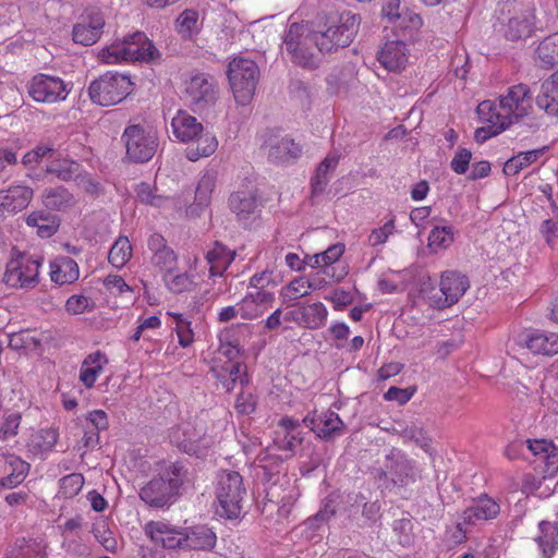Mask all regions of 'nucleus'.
I'll use <instances>...</instances> for the list:
<instances>
[{
    "mask_svg": "<svg viewBox=\"0 0 558 558\" xmlns=\"http://www.w3.org/2000/svg\"><path fill=\"white\" fill-rule=\"evenodd\" d=\"M532 106L530 87L525 84H518L509 87L505 95H501L498 102L484 100L476 108L480 120L501 121L508 129L529 116Z\"/></svg>",
    "mask_w": 558,
    "mask_h": 558,
    "instance_id": "obj_1",
    "label": "nucleus"
},
{
    "mask_svg": "<svg viewBox=\"0 0 558 558\" xmlns=\"http://www.w3.org/2000/svg\"><path fill=\"white\" fill-rule=\"evenodd\" d=\"M359 14L351 11L328 13L316 29L319 35V52H330L348 47L355 38L360 28Z\"/></svg>",
    "mask_w": 558,
    "mask_h": 558,
    "instance_id": "obj_2",
    "label": "nucleus"
},
{
    "mask_svg": "<svg viewBox=\"0 0 558 558\" xmlns=\"http://www.w3.org/2000/svg\"><path fill=\"white\" fill-rule=\"evenodd\" d=\"M319 35L308 23H292L283 39L284 49L291 62L306 69L319 64Z\"/></svg>",
    "mask_w": 558,
    "mask_h": 558,
    "instance_id": "obj_3",
    "label": "nucleus"
},
{
    "mask_svg": "<svg viewBox=\"0 0 558 558\" xmlns=\"http://www.w3.org/2000/svg\"><path fill=\"white\" fill-rule=\"evenodd\" d=\"M180 463H171L162 474L153 477L140 490V498L149 507L163 508L172 505L185 477Z\"/></svg>",
    "mask_w": 558,
    "mask_h": 558,
    "instance_id": "obj_4",
    "label": "nucleus"
},
{
    "mask_svg": "<svg viewBox=\"0 0 558 558\" xmlns=\"http://www.w3.org/2000/svg\"><path fill=\"white\" fill-rule=\"evenodd\" d=\"M158 50L147 36L136 32L122 41H116L99 52V59L107 64L153 60Z\"/></svg>",
    "mask_w": 558,
    "mask_h": 558,
    "instance_id": "obj_5",
    "label": "nucleus"
},
{
    "mask_svg": "<svg viewBox=\"0 0 558 558\" xmlns=\"http://www.w3.org/2000/svg\"><path fill=\"white\" fill-rule=\"evenodd\" d=\"M246 488L243 477L235 471H222L217 477V513L226 519H236L243 509Z\"/></svg>",
    "mask_w": 558,
    "mask_h": 558,
    "instance_id": "obj_6",
    "label": "nucleus"
},
{
    "mask_svg": "<svg viewBox=\"0 0 558 558\" xmlns=\"http://www.w3.org/2000/svg\"><path fill=\"white\" fill-rule=\"evenodd\" d=\"M229 82L239 105H247L256 89L259 77L257 64L248 59H233L228 68Z\"/></svg>",
    "mask_w": 558,
    "mask_h": 558,
    "instance_id": "obj_7",
    "label": "nucleus"
},
{
    "mask_svg": "<svg viewBox=\"0 0 558 558\" xmlns=\"http://www.w3.org/2000/svg\"><path fill=\"white\" fill-rule=\"evenodd\" d=\"M132 83L126 75L107 72L90 83L88 93L93 102L113 106L131 93Z\"/></svg>",
    "mask_w": 558,
    "mask_h": 558,
    "instance_id": "obj_8",
    "label": "nucleus"
},
{
    "mask_svg": "<svg viewBox=\"0 0 558 558\" xmlns=\"http://www.w3.org/2000/svg\"><path fill=\"white\" fill-rule=\"evenodd\" d=\"M170 441L181 451L187 454L202 456L214 441L206 435L203 421H186L170 432Z\"/></svg>",
    "mask_w": 558,
    "mask_h": 558,
    "instance_id": "obj_9",
    "label": "nucleus"
},
{
    "mask_svg": "<svg viewBox=\"0 0 558 558\" xmlns=\"http://www.w3.org/2000/svg\"><path fill=\"white\" fill-rule=\"evenodd\" d=\"M41 264V257L19 254L8 262L3 282L13 289H33L39 282Z\"/></svg>",
    "mask_w": 558,
    "mask_h": 558,
    "instance_id": "obj_10",
    "label": "nucleus"
},
{
    "mask_svg": "<svg viewBox=\"0 0 558 558\" xmlns=\"http://www.w3.org/2000/svg\"><path fill=\"white\" fill-rule=\"evenodd\" d=\"M380 474L398 487L408 486L420 476L415 461L396 448L386 454Z\"/></svg>",
    "mask_w": 558,
    "mask_h": 558,
    "instance_id": "obj_11",
    "label": "nucleus"
},
{
    "mask_svg": "<svg viewBox=\"0 0 558 558\" xmlns=\"http://www.w3.org/2000/svg\"><path fill=\"white\" fill-rule=\"evenodd\" d=\"M29 97L36 102L56 104L66 99L71 87L61 77L38 73L26 84Z\"/></svg>",
    "mask_w": 558,
    "mask_h": 558,
    "instance_id": "obj_12",
    "label": "nucleus"
},
{
    "mask_svg": "<svg viewBox=\"0 0 558 558\" xmlns=\"http://www.w3.org/2000/svg\"><path fill=\"white\" fill-rule=\"evenodd\" d=\"M470 282L465 275L448 270L442 272L439 282V292L433 288L427 295L430 304L436 308H446L456 304L469 289Z\"/></svg>",
    "mask_w": 558,
    "mask_h": 558,
    "instance_id": "obj_13",
    "label": "nucleus"
},
{
    "mask_svg": "<svg viewBox=\"0 0 558 558\" xmlns=\"http://www.w3.org/2000/svg\"><path fill=\"white\" fill-rule=\"evenodd\" d=\"M128 157L134 162H146L157 149V136L141 125H130L123 133Z\"/></svg>",
    "mask_w": 558,
    "mask_h": 558,
    "instance_id": "obj_14",
    "label": "nucleus"
},
{
    "mask_svg": "<svg viewBox=\"0 0 558 558\" xmlns=\"http://www.w3.org/2000/svg\"><path fill=\"white\" fill-rule=\"evenodd\" d=\"M185 94L195 110L205 111L217 102L219 87L213 76L198 73L186 82Z\"/></svg>",
    "mask_w": 558,
    "mask_h": 558,
    "instance_id": "obj_15",
    "label": "nucleus"
},
{
    "mask_svg": "<svg viewBox=\"0 0 558 558\" xmlns=\"http://www.w3.org/2000/svg\"><path fill=\"white\" fill-rule=\"evenodd\" d=\"M499 512V504L492 497L482 495L474 499L472 505L461 513L457 522V529L465 534L469 525H477L485 521L493 520L497 518Z\"/></svg>",
    "mask_w": 558,
    "mask_h": 558,
    "instance_id": "obj_16",
    "label": "nucleus"
},
{
    "mask_svg": "<svg viewBox=\"0 0 558 558\" xmlns=\"http://www.w3.org/2000/svg\"><path fill=\"white\" fill-rule=\"evenodd\" d=\"M105 26V16L97 7L85 10L82 21L74 25L72 36L76 44L92 46L100 38Z\"/></svg>",
    "mask_w": 558,
    "mask_h": 558,
    "instance_id": "obj_17",
    "label": "nucleus"
},
{
    "mask_svg": "<svg viewBox=\"0 0 558 558\" xmlns=\"http://www.w3.org/2000/svg\"><path fill=\"white\" fill-rule=\"evenodd\" d=\"M303 424L316 436L324 440H331L342 435L345 425L340 416L332 411H313L303 418Z\"/></svg>",
    "mask_w": 558,
    "mask_h": 558,
    "instance_id": "obj_18",
    "label": "nucleus"
},
{
    "mask_svg": "<svg viewBox=\"0 0 558 558\" xmlns=\"http://www.w3.org/2000/svg\"><path fill=\"white\" fill-rule=\"evenodd\" d=\"M268 158L276 163L289 162L302 155V146L290 137L280 133H271L264 143Z\"/></svg>",
    "mask_w": 558,
    "mask_h": 558,
    "instance_id": "obj_19",
    "label": "nucleus"
},
{
    "mask_svg": "<svg viewBox=\"0 0 558 558\" xmlns=\"http://www.w3.org/2000/svg\"><path fill=\"white\" fill-rule=\"evenodd\" d=\"M518 344L533 354L551 356L558 354V333L547 331H529L518 337Z\"/></svg>",
    "mask_w": 558,
    "mask_h": 558,
    "instance_id": "obj_20",
    "label": "nucleus"
},
{
    "mask_svg": "<svg viewBox=\"0 0 558 558\" xmlns=\"http://www.w3.org/2000/svg\"><path fill=\"white\" fill-rule=\"evenodd\" d=\"M145 534L165 548H182L184 532L166 521H149L144 526Z\"/></svg>",
    "mask_w": 558,
    "mask_h": 558,
    "instance_id": "obj_21",
    "label": "nucleus"
},
{
    "mask_svg": "<svg viewBox=\"0 0 558 558\" xmlns=\"http://www.w3.org/2000/svg\"><path fill=\"white\" fill-rule=\"evenodd\" d=\"M303 432L299 421L286 416L278 422L274 438V444L278 449L293 454L295 449L303 442Z\"/></svg>",
    "mask_w": 558,
    "mask_h": 558,
    "instance_id": "obj_22",
    "label": "nucleus"
},
{
    "mask_svg": "<svg viewBox=\"0 0 558 558\" xmlns=\"http://www.w3.org/2000/svg\"><path fill=\"white\" fill-rule=\"evenodd\" d=\"M408 59L409 49L405 43L399 39L385 43L377 52L378 62L390 72H400L405 69Z\"/></svg>",
    "mask_w": 558,
    "mask_h": 558,
    "instance_id": "obj_23",
    "label": "nucleus"
},
{
    "mask_svg": "<svg viewBox=\"0 0 558 558\" xmlns=\"http://www.w3.org/2000/svg\"><path fill=\"white\" fill-rule=\"evenodd\" d=\"M33 198V190L24 185L0 191V220L4 213L15 214L25 209Z\"/></svg>",
    "mask_w": 558,
    "mask_h": 558,
    "instance_id": "obj_24",
    "label": "nucleus"
},
{
    "mask_svg": "<svg viewBox=\"0 0 558 558\" xmlns=\"http://www.w3.org/2000/svg\"><path fill=\"white\" fill-rule=\"evenodd\" d=\"M275 301V294L267 290H257L247 293L238 306H240V315L243 319H255L264 314Z\"/></svg>",
    "mask_w": 558,
    "mask_h": 558,
    "instance_id": "obj_25",
    "label": "nucleus"
},
{
    "mask_svg": "<svg viewBox=\"0 0 558 558\" xmlns=\"http://www.w3.org/2000/svg\"><path fill=\"white\" fill-rule=\"evenodd\" d=\"M229 206L240 221H246L256 215L260 204L255 190H241L230 195Z\"/></svg>",
    "mask_w": 558,
    "mask_h": 558,
    "instance_id": "obj_26",
    "label": "nucleus"
},
{
    "mask_svg": "<svg viewBox=\"0 0 558 558\" xmlns=\"http://www.w3.org/2000/svg\"><path fill=\"white\" fill-rule=\"evenodd\" d=\"M171 128L175 138L183 143L194 141L204 131L203 124L183 110H179L172 118Z\"/></svg>",
    "mask_w": 558,
    "mask_h": 558,
    "instance_id": "obj_27",
    "label": "nucleus"
},
{
    "mask_svg": "<svg viewBox=\"0 0 558 558\" xmlns=\"http://www.w3.org/2000/svg\"><path fill=\"white\" fill-rule=\"evenodd\" d=\"M50 279L58 286L75 282L80 277L77 263L69 256H60L50 263Z\"/></svg>",
    "mask_w": 558,
    "mask_h": 558,
    "instance_id": "obj_28",
    "label": "nucleus"
},
{
    "mask_svg": "<svg viewBox=\"0 0 558 558\" xmlns=\"http://www.w3.org/2000/svg\"><path fill=\"white\" fill-rule=\"evenodd\" d=\"M340 160L338 151H330L317 166L315 175L312 178V196L323 194L330 181L331 173L336 170Z\"/></svg>",
    "mask_w": 558,
    "mask_h": 558,
    "instance_id": "obj_29",
    "label": "nucleus"
},
{
    "mask_svg": "<svg viewBox=\"0 0 558 558\" xmlns=\"http://www.w3.org/2000/svg\"><path fill=\"white\" fill-rule=\"evenodd\" d=\"M109 360L101 351H96L85 357L80 371V380L86 388H92L98 376L104 372Z\"/></svg>",
    "mask_w": 558,
    "mask_h": 558,
    "instance_id": "obj_30",
    "label": "nucleus"
},
{
    "mask_svg": "<svg viewBox=\"0 0 558 558\" xmlns=\"http://www.w3.org/2000/svg\"><path fill=\"white\" fill-rule=\"evenodd\" d=\"M536 105L548 114L558 116V70L542 84Z\"/></svg>",
    "mask_w": 558,
    "mask_h": 558,
    "instance_id": "obj_31",
    "label": "nucleus"
},
{
    "mask_svg": "<svg viewBox=\"0 0 558 558\" xmlns=\"http://www.w3.org/2000/svg\"><path fill=\"white\" fill-rule=\"evenodd\" d=\"M31 469L29 463L22 460L15 454H7L4 457V472L8 475L0 480V484L4 487L12 488L21 484Z\"/></svg>",
    "mask_w": 558,
    "mask_h": 558,
    "instance_id": "obj_32",
    "label": "nucleus"
},
{
    "mask_svg": "<svg viewBox=\"0 0 558 558\" xmlns=\"http://www.w3.org/2000/svg\"><path fill=\"white\" fill-rule=\"evenodd\" d=\"M182 548L192 550H210L216 545V534L207 526H195L184 532Z\"/></svg>",
    "mask_w": 558,
    "mask_h": 558,
    "instance_id": "obj_33",
    "label": "nucleus"
},
{
    "mask_svg": "<svg viewBox=\"0 0 558 558\" xmlns=\"http://www.w3.org/2000/svg\"><path fill=\"white\" fill-rule=\"evenodd\" d=\"M535 538L544 558H551L558 550V522L542 521Z\"/></svg>",
    "mask_w": 558,
    "mask_h": 558,
    "instance_id": "obj_34",
    "label": "nucleus"
},
{
    "mask_svg": "<svg viewBox=\"0 0 558 558\" xmlns=\"http://www.w3.org/2000/svg\"><path fill=\"white\" fill-rule=\"evenodd\" d=\"M235 253L228 250L225 245L216 243L206 254V260L209 264V274L211 277L222 276L229 265L234 259Z\"/></svg>",
    "mask_w": 558,
    "mask_h": 558,
    "instance_id": "obj_35",
    "label": "nucleus"
},
{
    "mask_svg": "<svg viewBox=\"0 0 558 558\" xmlns=\"http://www.w3.org/2000/svg\"><path fill=\"white\" fill-rule=\"evenodd\" d=\"M58 440V433L53 428H43L33 433L27 441V448L34 456L52 450Z\"/></svg>",
    "mask_w": 558,
    "mask_h": 558,
    "instance_id": "obj_36",
    "label": "nucleus"
},
{
    "mask_svg": "<svg viewBox=\"0 0 558 558\" xmlns=\"http://www.w3.org/2000/svg\"><path fill=\"white\" fill-rule=\"evenodd\" d=\"M27 226L37 229L40 238H50L59 228V220L56 216L45 211H33L26 218Z\"/></svg>",
    "mask_w": 558,
    "mask_h": 558,
    "instance_id": "obj_37",
    "label": "nucleus"
},
{
    "mask_svg": "<svg viewBox=\"0 0 558 558\" xmlns=\"http://www.w3.org/2000/svg\"><path fill=\"white\" fill-rule=\"evenodd\" d=\"M535 17L532 13L519 15L509 20L506 29V37L510 40L527 38L532 35Z\"/></svg>",
    "mask_w": 558,
    "mask_h": 558,
    "instance_id": "obj_38",
    "label": "nucleus"
},
{
    "mask_svg": "<svg viewBox=\"0 0 558 558\" xmlns=\"http://www.w3.org/2000/svg\"><path fill=\"white\" fill-rule=\"evenodd\" d=\"M536 57L542 68H553L558 63V32L545 37L536 48Z\"/></svg>",
    "mask_w": 558,
    "mask_h": 558,
    "instance_id": "obj_39",
    "label": "nucleus"
},
{
    "mask_svg": "<svg viewBox=\"0 0 558 558\" xmlns=\"http://www.w3.org/2000/svg\"><path fill=\"white\" fill-rule=\"evenodd\" d=\"M545 149L546 147L521 151L518 155L509 158L504 166L505 174H518L522 169L537 161L544 155Z\"/></svg>",
    "mask_w": 558,
    "mask_h": 558,
    "instance_id": "obj_40",
    "label": "nucleus"
},
{
    "mask_svg": "<svg viewBox=\"0 0 558 558\" xmlns=\"http://www.w3.org/2000/svg\"><path fill=\"white\" fill-rule=\"evenodd\" d=\"M44 205L48 209L62 210L74 205V196L63 186L45 190L43 194Z\"/></svg>",
    "mask_w": 558,
    "mask_h": 558,
    "instance_id": "obj_41",
    "label": "nucleus"
},
{
    "mask_svg": "<svg viewBox=\"0 0 558 558\" xmlns=\"http://www.w3.org/2000/svg\"><path fill=\"white\" fill-rule=\"evenodd\" d=\"M328 310L322 302L302 305L303 328L319 329L326 325Z\"/></svg>",
    "mask_w": 558,
    "mask_h": 558,
    "instance_id": "obj_42",
    "label": "nucleus"
},
{
    "mask_svg": "<svg viewBox=\"0 0 558 558\" xmlns=\"http://www.w3.org/2000/svg\"><path fill=\"white\" fill-rule=\"evenodd\" d=\"M175 31L182 39H192L201 31L198 13L184 10L175 20Z\"/></svg>",
    "mask_w": 558,
    "mask_h": 558,
    "instance_id": "obj_43",
    "label": "nucleus"
},
{
    "mask_svg": "<svg viewBox=\"0 0 558 558\" xmlns=\"http://www.w3.org/2000/svg\"><path fill=\"white\" fill-rule=\"evenodd\" d=\"M81 168L82 166L77 161L68 158H60L52 160L47 166L46 171L62 181H71L78 175Z\"/></svg>",
    "mask_w": 558,
    "mask_h": 558,
    "instance_id": "obj_44",
    "label": "nucleus"
},
{
    "mask_svg": "<svg viewBox=\"0 0 558 558\" xmlns=\"http://www.w3.org/2000/svg\"><path fill=\"white\" fill-rule=\"evenodd\" d=\"M194 141H196L195 147H189L186 150V157L189 160L196 161L202 157H208L215 153L218 146L217 138L204 131Z\"/></svg>",
    "mask_w": 558,
    "mask_h": 558,
    "instance_id": "obj_45",
    "label": "nucleus"
},
{
    "mask_svg": "<svg viewBox=\"0 0 558 558\" xmlns=\"http://www.w3.org/2000/svg\"><path fill=\"white\" fill-rule=\"evenodd\" d=\"M132 257V246L126 236H120L111 246L108 260L116 268H122Z\"/></svg>",
    "mask_w": 558,
    "mask_h": 558,
    "instance_id": "obj_46",
    "label": "nucleus"
},
{
    "mask_svg": "<svg viewBox=\"0 0 558 558\" xmlns=\"http://www.w3.org/2000/svg\"><path fill=\"white\" fill-rule=\"evenodd\" d=\"M216 181L217 174L213 171H207L202 175L195 191V202L198 206L206 207L209 205Z\"/></svg>",
    "mask_w": 558,
    "mask_h": 558,
    "instance_id": "obj_47",
    "label": "nucleus"
},
{
    "mask_svg": "<svg viewBox=\"0 0 558 558\" xmlns=\"http://www.w3.org/2000/svg\"><path fill=\"white\" fill-rule=\"evenodd\" d=\"M393 433L403 438L405 441H414L417 446L426 451L429 448L430 439L426 436L423 428L415 424L405 426L399 424L398 427H393Z\"/></svg>",
    "mask_w": 558,
    "mask_h": 558,
    "instance_id": "obj_48",
    "label": "nucleus"
},
{
    "mask_svg": "<svg viewBox=\"0 0 558 558\" xmlns=\"http://www.w3.org/2000/svg\"><path fill=\"white\" fill-rule=\"evenodd\" d=\"M453 243L451 226L435 227L428 235V245L433 250H445Z\"/></svg>",
    "mask_w": 558,
    "mask_h": 558,
    "instance_id": "obj_49",
    "label": "nucleus"
},
{
    "mask_svg": "<svg viewBox=\"0 0 558 558\" xmlns=\"http://www.w3.org/2000/svg\"><path fill=\"white\" fill-rule=\"evenodd\" d=\"M135 192L137 199L146 205H150L154 207H163L169 202L168 197L162 196L160 194H156L154 187L145 182L137 184L135 187Z\"/></svg>",
    "mask_w": 558,
    "mask_h": 558,
    "instance_id": "obj_50",
    "label": "nucleus"
},
{
    "mask_svg": "<svg viewBox=\"0 0 558 558\" xmlns=\"http://www.w3.org/2000/svg\"><path fill=\"white\" fill-rule=\"evenodd\" d=\"M95 538L105 547L106 550L114 553L118 548V542L112 531L105 520L97 521L92 530Z\"/></svg>",
    "mask_w": 558,
    "mask_h": 558,
    "instance_id": "obj_51",
    "label": "nucleus"
},
{
    "mask_svg": "<svg viewBox=\"0 0 558 558\" xmlns=\"http://www.w3.org/2000/svg\"><path fill=\"white\" fill-rule=\"evenodd\" d=\"M84 476L81 473H71L60 480L59 495L64 498L75 497L84 485Z\"/></svg>",
    "mask_w": 558,
    "mask_h": 558,
    "instance_id": "obj_52",
    "label": "nucleus"
},
{
    "mask_svg": "<svg viewBox=\"0 0 558 558\" xmlns=\"http://www.w3.org/2000/svg\"><path fill=\"white\" fill-rule=\"evenodd\" d=\"M311 293V283L304 277L292 280L282 291L281 295L284 301H294L306 296Z\"/></svg>",
    "mask_w": 558,
    "mask_h": 558,
    "instance_id": "obj_53",
    "label": "nucleus"
},
{
    "mask_svg": "<svg viewBox=\"0 0 558 558\" xmlns=\"http://www.w3.org/2000/svg\"><path fill=\"white\" fill-rule=\"evenodd\" d=\"M481 121L487 124L486 126L476 129L474 133L475 141L481 144L508 129L501 121H496L494 118Z\"/></svg>",
    "mask_w": 558,
    "mask_h": 558,
    "instance_id": "obj_54",
    "label": "nucleus"
},
{
    "mask_svg": "<svg viewBox=\"0 0 558 558\" xmlns=\"http://www.w3.org/2000/svg\"><path fill=\"white\" fill-rule=\"evenodd\" d=\"M96 307L95 302L85 295L74 294L71 295L65 303V310L73 315L92 312Z\"/></svg>",
    "mask_w": 558,
    "mask_h": 558,
    "instance_id": "obj_55",
    "label": "nucleus"
},
{
    "mask_svg": "<svg viewBox=\"0 0 558 558\" xmlns=\"http://www.w3.org/2000/svg\"><path fill=\"white\" fill-rule=\"evenodd\" d=\"M22 415L20 413H10L3 416L0 423V439L8 440L19 434Z\"/></svg>",
    "mask_w": 558,
    "mask_h": 558,
    "instance_id": "obj_56",
    "label": "nucleus"
},
{
    "mask_svg": "<svg viewBox=\"0 0 558 558\" xmlns=\"http://www.w3.org/2000/svg\"><path fill=\"white\" fill-rule=\"evenodd\" d=\"M165 281L168 289L173 293L189 291L193 286V280L186 274L172 276L171 272H168L165 276Z\"/></svg>",
    "mask_w": 558,
    "mask_h": 558,
    "instance_id": "obj_57",
    "label": "nucleus"
},
{
    "mask_svg": "<svg viewBox=\"0 0 558 558\" xmlns=\"http://www.w3.org/2000/svg\"><path fill=\"white\" fill-rule=\"evenodd\" d=\"M151 263L154 266L159 267L161 270L171 272L177 265V255L170 247L162 252L151 255Z\"/></svg>",
    "mask_w": 558,
    "mask_h": 558,
    "instance_id": "obj_58",
    "label": "nucleus"
},
{
    "mask_svg": "<svg viewBox=\"0 0 558 558\" xmlns=\"http://www.w3.org/2000/svg\"><path fill=\"white\" fill-rule=\"evenodd\" d=\"M395 218L389 219L383 227L374 229L368 236V242L372 246H377L386 243L389 235L395 232Z\"/></svg>",
    "mask_w": 558,
    "mask_h": 558,
    "instance_id": "obj_59",
    "label": "nucleus"
},
{
    "mask_svg": "<svg viewBox=\"0 0 558 558\" xmlns=\"http://www.w3.org/2000/svg\"><path fill=\"white\" fill-rule=\"evenodd\" d=\"M74 181L77 186L83 189L86 193L95 195L100 192V182L96 180L92 174L85 172L82 168L78 171V175L75 177Z\"/></svg>",
    "mask_w": 558,
    "mask_h": 558,
    "instance_id": "obj_60",
    "label": "nucleus"
},
{
    "mask_svg": "<svg viewBox=\"0 0 558 558\" xmlns=\"http://www.w3.org/2000/svg\"><path fill=\"white\" fill-rule=\"evenodd\" d=\"M344 253V245L342 244H333L329 246L325 252L320 253L323 256V266L324 274L330 277H333V274H330L329 266L336 263Z\"/></svg>",
    "mask_w": 558,
    "mask_h": 558,
    "instance_id": "obj_61",
    "label": "nucleus"
},
{
    "mask_svg": "<svg viewBox=\"0 0 558 558\" xmlns=\"http://www.w3.org/2000/svg\"><path fill=\"white\" fill-rule=\"evenodd\" d=\"M472 158V153L466 148H459L450 162V167L457 174H464Z\"/></svg>",
    "mask_w": 558,
    "mask_h": 558,
    "instance_id": "obj_62",
    "label": "nucleus"
},
{
    "mask_svg": "<svg viewBox=\"0 0 558 558\" xmlns=\"http://www.w3.org/2000/svg\"><path fill=\"white\" fill-rule=\"evenodd\" d=\"M104 284H105L106 289L111 294H114V295H122L125 292L132 291V289L124 281V279L118 275H108L104 280Z\"/></svg>",
    "mask_w": 558,
    "mask_h": 558,
    "instance_id": "obj_63",
    "label": "nucleus"
},
{
    "mask_svg": "<svg viewBox=\"0 0 558 558\" xmlns=\"http://www.w3.org/2000/svg\"><path fill=\"white\" fill-rule=\"evenodd\" d=\"M412 521L410 519H400L393 522V532L399 537V543L403 546L409 545L412 541Z\"/></svg>",
    "mask_w": 558,
    "mask_h": 558,
    "instance_id": "obj_64",
    "label": "nucleus"
}]
</instances>
